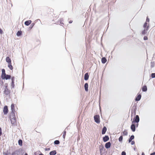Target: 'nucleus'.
I'll return each instance as SVG.
<instances>
[{
  "label": "nucleus",
  "instance_id": "1",
  "mask_svg": "<svg viewBox=\"0 0 155 155\" xmlns=\"http://www.w3.org/2000/svg\"><path fill=\"white\" fill-rule=\"evenodd\" d=\"M11 155H23V153L22 150L20 149L12 152Z\"/></svg>",
  "mask_w": 155,
  "mask_h": 155
},
{
  "label": "nucleus",
  "instance_id": "2",
  "mask_svg": "<svg viewBox=\"0 0 155 155\" xmlns=\"http://www.w3.org/2000/svg\"><path fill=\"white\" fill-rule=\"evenodd\" d=\"M140 121V118L138 115H136L135 117L133 118V120L132 122V123H138Z\"/></svg>",
  "mask_w": 155,
  "mask_h": 155
},
{
  "label": "nucleus",
  "instance_id": "3",
  "mask_svg": "<svg viewBox=\"0 0 155 155\" xmlns=\"http://www.w3.org/2000/svg\"><path fill=\"white\" fill-rule=\"evenodd\" d=\"M94 119L95 122L97 124L100 123V120L99 115H96L94 116Z\"/></svg>",
  "mask_w": 155,
  "mask_h": 155
},
{
  "label": "nucleus",
  "instance_id": "4",
  "mask_svg": "<svg viewBox=\"0 0 155 155\" xmlns=\"http://www.w3.org/2000/svg\"><path fill=\"white\" fill-rule=\"evenodd\" d=\"M3 92L5 95L7 96L10 94L11 91L8 88H5Z\"/></svg>",
  "mask_w": 155,
  "mask_h": 155
},
{
  "label": "nucleus",
  "instance_id": "5",
  "mask_svg": "<svg viewBox=\"0 0 155 155\" xmlns=\"http://www.w3.org/2000/svg\"><path fill=\"white\" fill-rule=\"evenodd\" d=\"M11 88L12 89L13 88L15 87L14 85V80H15V77L14 76H12V77L11 78Z\"/></svg>",
  "mask_w": 155,
  "mask_h": 155
},
{
  "label": "nucleus",
  "instance_id": "6",
  "mask_svg": "<svg viewBox=\"0 0 155 155\" xmlns=\"http://www.w3.org/2000/svg\"><path fill=\"white\" fill-rule=\"evenodd\" d=\"M8 106L6 105L3 108V113L4 115H6L8 114Z\"/></svg>",
  "mask_w": 155,
  "mask_h": 155
},
{
  "label": "nucleus",
  "instance_id": "7",
  "mask_svg": "<svg viewBox=\"0 0 155 155\" xmlns=\"http://www.w3.org/2000/svg\"><path fill=\"white\" fill-rule=\"evenodd\" d=\"M10 120L12 124L14 125H15L16 124L17 122L16 117L10 118Z\"/></svg>",
  "mask_w": 155,
  "mask_h": 155
},
{
  "label": "nucleus",
  "instance_id": "8",
  "mask_svg": "<svg viewBox=\"0 0 155 155\" xmlns=\"http://www.w3.org/2000/svg\"><path fill=\"white\" fill-rule=\"evenodd\" d=\"M100 153L101 155H102V152L104 150H105L103 145L102 144H101L100 145L99 147Z\"/></svg>",
  "mask_w": 155,
  "mask_h": 155
},
{
  "label": "nucleus",
  "instance_id": "9",
  "mask_svg": "<svg viewBox=\"0 0 155 155\" xmlns=\"http://www.w3.org/2000/svg\"><path fill=\"white\" fill-rule=\"evenodd\" d=\"M11 76L10 75L6 74L5 76H4L2 78V79H5L6 80L11 79Z\"/></svg>",
  "mask_w": 155,
  "mask_h": 155
},
{
  "label": "nucleus",
  "instance_id": "10",
  "mask_svg": "<svg viewBox=\"0 0 155 155\" xmlns=\"http://www.w3.org/2000/svg\"><path fill=\"white\" fill-rule=\"evenodd\" d=\"M130 129L133 132L135 131L136 130V125L132 123L130 126Z\"/></svg>",
  "mask_w": 155,
  "mask_h": 155
},
{
  "label": "nucleus",
  "instance_id": "11",
  "mask_svg": "<svg viewBox=\"0 0 155 155\" xmlns=\"http://www.w3.org/2000/svg\"><path fill=\"white\" fill-rule=\"evenodd\" d=\"M149 26H147L146 28H144V30H143L141 33V34L143 35H145L146 34L147 31L149 29Z\"/></svg>",
  "mask_w": 155,
  "mask_h": 155
},
{
  "label": "nucleus",
  "instance_id": "12",
  "mask_svg": "<svg viewBox=\"0 0 155 155\" xmlns=\"http://www.w3.org/2000/svg\"><path fill=\"white\" fill-rule=\"evenodd\" d=\"M103 141L104 142H105L108 141V140H109V137L108 136L105 135L104 137H103Z\"/></svg>",
  "mask_w": 155,
  "mask_h": 155
},
{
  "label": "nucleus",
  "instance_id": "13",
  "mask_svg": "<svg viewBox=\"0 0 155 155\" xmlns=\"http://www.w3.org/2000/svg\"><path fill=\"white\" fill-rule=\"evenodd\" d=\"M111 143L110 142H108L106 143L105 145V147L106 149H108L110 147Z\"/></svg>",
  "mask_w": 155,
  "mask_h": 155
},
{
  "label": "nucleus",
  "instance_id": "14",
  "mask_svg": "<svg viewBox=\"0 0 155 155\" xmlns=\"http://www.w3.org/2000/svg\"><path fill=\"white\" fill-rule=\"evenodd\" d=\"M141 95L140 94H139L137 95V96L136 97L135 100L136 101H139L141 98Z\"/></svg>",
  "mask_w": 155,
  "mask_h": 155
},
{
  "label": "nucleus",
  "instance_id": "15",
  "mask_svg": "<svg viewBox=\"0 0 155 155\" xmlns=\"http://www.w3.org/2000/svg\"><path fill=\"white\" fill-rule=\"evenodd\" d=\"M133 109L134 110V114H136V111L137 109V104H136L135 103L133 107Z\"/></svg>",
  "mask_w": 155,
  "mask_h": 155
},
{
  "label": "nucleus",
  "instance_id": "16",
  "mask_svg": "<svg viewBox=\"0 0 155 155\" xmlns=\"http://www.w3.org/2000/svg\"><path fill=\"white\" fill-rule=\"evenodd\" d=\"M15 112H13L12 111H11V113L10 114V118L15 117Z\"/></svg>",
  "mask_w": 155,
  "mask_h": 155
},
{
  "label": "nucleus",
  "instance_id": "17",
  "mask_svg": "<svg viewBox=\"0 0 155 155\" xmlns=\"http://www.w3.org/2000/svg\"><path fill=\"white\" fill-rule=\"evenodd\" d=\"M107 130V128L105 126L103 128L102 131V134H105Z\"/></svg>",
  "mask_w": 155,
  "mask_h": 155
},
{
  "label": "nucleus",
  "instance_id": "18",
  "mask_svg": "<svg viewBox=\"0 0 155 155\" xmlns=\"http://www.w3.org/2000/svg\"><path fill=\"white\" fill-rule=\"evenodd\" d=\"M2 73L1 74V78H2L4 76H5L6 75V73L5 72V70L4 69H2Z\"/></svg>",
  "mask_w": 155,
  "mask_h": 155
},
{
  "label": "nucleus",
  "instance_id": "19",
  "mask_svg": "<svg viewBox=\"0 0 155 155\" xmlns=\"http://www.w3.org/2000/svg\"><path fill=\"white\" fill-rule=\"evenodd\" d=\"M89 78V75L88 73H86L84 76V79L85 81H87L88 79Z\"/></svg>",
  "mask_w": 155,
  "mask_h": 155
},
{
  "label": "nucleus",
  "instance_id": "20",
  "mask_svg": "<svg viewBox=\"0 0 155 155\" xmlns=\"http://www.w3.org/2000/svg\"><path fill=\"white\" fill-rule=\"evenodd\" d=\"M31 20H29L25 21V24L26 26H28L31 23Z\"/></svg>",
  "mask_w": 155,
  "mask_h": 155
},
{
  "label": "nucleus",
  "instance_id": "21",
  "mask_svg": "<svg viewBox=\"0 0 155 155\" xmlns=\"http://www.w3.org/2000/svg\"><path fill=\"white\" fill-rule=\"evenodd\" d=\"M88 84L87 83H86L84 85V89L86 91H88Z\"/></svg>",
  "mask_w": 155,
  "mask_h": 155
},
{
  "label": "nucleus",
  "instance_id": "22",
  "mask_svg": "<svg viewBox=\"0 0 155 155\" xmlns=\"http://www.w3.org/2000/svg\"><path fill=\"white\" fill-rule=\"evenodd\" d=\"M6 61L8 63V64H10L11 63V60L10 58L8 57H6Z\"/></svg>",
  "mask_w": 155,
  "mask_h": 155
},
{
  "label": "nucleus",
  "instance_id": "23",
  "mask_svg": "<svg viewBox=\"0 0 155 155\" xmlns=\"http://www.w3.org/2000/svg\"><path fill=\"white\" fill-rule=\"evenodd\" d=\"M57 153V152L55 150H54L51 151L49 153L50 155H55Z\"/></svg>",
  "mask_w": 155,
  "mask_h": 155
},
{
  "label": "nucleus",
  "instance_id": "24",
  "mask_svg": "<svg viewBox=\"0 0 155 155\" xmlns=\"http://www.w3.org/2000/svg\"><path fill=\"white\" fill-rule=\"evenodd\" d=\"M147 89L146 85H144L142 87V91L143 92H146L147 91Z\"/></svg>",
  "mask_w": 155,
  "mask_h": 155
},
{
  "label": "nucleus",
  "instance_id": "25",
  "mask_svg": "<svg viewBox=\"0 0 155 155\" xmlns=\"http://www.w3.org/2000/svg\"><path fill=\"white\" fill-rule=\"evenodd\" d=\"M11 111L15 112V109L14 104H12L11 105Z\"/></svg>",
  "mask_w": 155,
  "mask_h": 155
},
{
  "label": "nucleus",
  "instance_id": "26",
  "mask_svg": "<svg viewBox=\"0 0 155 155\" xmlns=\"http://www.w3.org/2000/svg\"><path fill=\"white\" fill-rule=\"evenodd\" d=\"M107 61V59L105 57H103L101 59V62L103 64H105Z\"/></svg>",
  "mask_w": 155,
  "mask_h": 155
},
{
  "label": "nucleus",
  "instance_id": "27",
  "mask_svg": "<svg viewBox=\"0 0 155 155\" xmlns=\"http://www.w3.org/2000/svg\"><path fill=\"white\" fill-rule=\"evenodd\" d=\"M134 135H131L128 140L129 142L130 143L131 141H132V140L134 139Z\"/></svg>",
  "mask_w": 155,
  "mask_h": 155
},
{
  "label": "nucleus",
  "instance_id": "28",
  "mask_svg": "<svg viewBox=\"0 0 155 155\" xmlns=\"http://www.w3.org/2000/svg\"><path fill=\"white\" fill-rule=\"evenodd\" d=\"M22 34V32L21 31H18L16 33L17 36L19 37Z\"/></svg>",
  "mask_w": 155,
  "mask_h": 155
},
{
  "label": "nucleus",
  "instance_id": "29",
  "mask_svg": "<svg viewBox=\"0 0 155 155\" xmlns=\"http://www.w3.org/2000/svg\"><path fill=\"white\" fill-rule=\"evenodd\" d=\"M18 144L20 146H22V140L21 139H19L18 140Z\"/></svg>",
  "mask_w": 155,
  "mask_h": 155
},
{
  "label": "nucleus",
  "instance_id": "30",
  "mask_svg": "<svg viewBox=\"0 0 155 155\" xmlns=\"http://www.w3.org/2000/svg\"><path fill=\"white\" fill-rule=\"evenodd\" d=\"M8 67L9 68V69L11 70H12L13 69V67L12 66V65L11 63V64H8Z\"/></svg>",
  "mask_w": 155,
  "mask_h": 155
},
{
  "label": "nucleus",
  "instance_id": "31",
  "mask_svg": "<svg viewBox=\"0 0 155 155\" xmlns=\"http://www.w3.org/2000/svg\"><path fill=\"white\" fill-rule=\"evenodd\" d=\"M123 135L124 136H127L128 134V133L126 130H125L123 132Z\"/></svg>",
  "mask_w": 155,
  "mask_h": 155
},
{
  "label": "nucleus",
  "instance_id": "32",
  "mask_svg": "<svg viewBox=\"0 0 155 155\" xmlns=\"http://www.w3.org/2000/svg\"><path fill=\"white\" fill-rule=\"evenodd\" d=\"M60 142L59 140H55L54 141V143L55 145H58L60 144Z\"/></svg>",
  "mask_w": 155,
  "mask_h": 155
},
{
  "label": "nucleus",
  "instance_id": "33",
  "mask_svg": "<svg viewBox=\"0 0 155 155\" xmlns=\"http://www.w3.org/2000/svg\"><path fill=\"white\" fill-rule=\"evenodd\" d=\"M123 139V136L122 135L120 136L118 139L119 141L120 142H121L122 141Z\"/></svg>",
  "mask_w": 155,
  "mask_h": 155
},
{
  "label": "nucleus",
  "instance_id": "34",
  "mask_svg": "<svg viewBox=\"0 0 155 155\" xmlns=\"http://www.w3.org/2000/svg\"><path fill=\"white\" fill-rule=\"evenodd\" d=\"M3 153L5 155H8L11 154L10 152H8V150H7L6 152H4Z\"/></svg>",
  "mask_w": 155,
  "mask_h": 155
},
{
  "label": "nucleus",
  "instance_id": "35",
  "mask_svg": "<svg viewBox=\"0 0 155 155\" xmlns=\"http://www.w3.org/2000/svg\"><path fill=\"white\" fill-rule=\"evenodd\" d=\"M155 63L154 61L151 62V67L153 68L154 67Z\"/></svg>",
  "mask_w": 155,
  "mask_h": 155
},
{
  "label": "nucleus",
  "instance_id": "36",
  "mask_svg": "<svg viewBox=\"0 0 155 155\" xmlns=\"http://www.w3.org/2000/svg\"><path fill=\"white\" fill-rule=\"evenodd\" d=\"M66 132L64 130L63 131V137L64 139H65V136L66 135Z\"/></svg>",
  "mask_w": 155,
  "mask_h": 155
},
{
  "label": "nucleus",
  "instance_id": "37",
  "mask_svg": "<svg viewBox=\"0 0 155 155\" xmlns=\"http://www.w3.org/2000/svg\"><path fill=\"white\" fill-rule=\"evenodd\" d=\"M148 26H149V25H147V22H145L143 26L145 28H146Z\"/></svg>",
  "mask_w": 155,
  "mask_h": 155
},
{
  "label": "nucleus",
  "instance_id": "38",
  "mask_svg": "<svg viewBox=\"0 0 155 155\" xmlns=\"http://www.w3.org/2000/svg\"><path fill=\"white\" fill-rule=\"evenodd\" d=\"M34 25H35V24L34 23H32V24H31L29 27V29H31L33 27Z\"/></svg>",
  "mask_w": 155,
  "mask_h": 155
},
{
  "label": "nucleus",
  "instance_id": "39",
  "mask_svg": "<svg viewBox=\"0 0 155 155\" xmlns=\"http://www.w3.org/2000/svg\"><path fill=\"white\" fill-rule=\"evenodd\" d=\"M151 77L152 78H155V73H152L151 74Z\"/></svg>",
  "mask_w": 155,
  "mask_h": 155
},
{
  "label": "nucleus",
  "instance_id": "40",
  "mask_svg": "<svg viewBox=\"0 0 155 155\" xmlns=\"http://www.w3.org/2000/svg\"><path fill=\"white\" fill-rule=\"evenodd\" d=\"M148 38L147 36H144L143 37V40H146L148 39Z\"/></svg>",
  "mask_w": 155,
  "mask_h": 155
},
{
  "label": "nucleus",
  "instance_id": "41",
  "mask_svg": "<svg viewBox=\"0 0 155 155\" xmlns=\"http://www.w3.org/2000/svg\"><path fill=\"white\" fill-rule=\"evenodd\" d=\"M121 155H126V152L124 151H122L121 153Z\"/></svg>",
  "mask_w": 155,
  "mask_h": 155
},
{
  "label": "nucleus",
  "instance_id": "42",
  "mask_svg": "<svg viewBox=\"0 0 155 155\" xmlns=\"http://www.w3.org/2000/svg\"><path fill=\"white\" fill-rule=\"evenodd\" d=\"M149 21H150V19H149V18L148 17H147L146 19V21L145 22H147H147H149Z\"/></svg>",
  "mask_w": 155,
  "mask_h": 155
},
{
  "label": "nucleus",
  "instance_id": "43",
  "mask_svg": "<svg viewBox=\"0 0 155 155\" xmlns=\"http://www.w3.org/2000/svg\"><path fill=\"white\" fill-rule=\"evenodd\" d=\"M2 134V129L0 127V136H1Z\"/></svg>",
  "mask_w": 155,
  "mask_h": 155
},
{
  "label": "nucleus",
  "instance_id": "44",
  "mask_svg": "<svg viewBox=\"0 0 155 155\" xmlns=\"http://www.w3.org/2000/svg\"><path fill=\"white\" fill-rule=\"evenodd\" d=\"M4 86L5 87V88H8V86L7 83H5V84Z\"/></svg>",
  "mask_w": 155,
  "mask_h": 155
},
{
  "label": "nucleus",
  "instance_id": "45",
  "mask_svg": "<svg viewBox=\"0 0 155 155\" xmlns=\"http://www.w3.org/2000/svg\"><path fill=\"white\" fill-rule=\"evenodd\" d=\"M131 144L132 145H133L135 144V142L134 141H132L131 142Z\"/></svg>",
  "mask_w": 155,
  "mask_h": 155
},
{
  "label": "nucleus",
  "instance_id": "46",
  "mask_svg": "<svg viewBox=\"0 0 155 155\" xmlns=\"http://www.w3.org/2000/svg\"><path fill=\"white\" fill-rule=\"evenodd\" d=\"M50 148H45V151H48L50 150Z\"/></svg>",
  "mask_w": 155,
  "mask_h": 155
},
{
  "label": "nucleus",
  "instance_id": "47",
  "mask_svg": "<svg viewBox=\"0 0 155 155\" xmlns=\"http://www.w3.org/2000/svg\"><path fill=\"white\" fill-rule=\"evenodd\" d=\"M150 155H155V152L150 153Z\"/></svg>",
  "mask_w": 155,
  "mask_h": 155
},
{
  "label": "nucleus",
  "instance_id": "48",
  "mask_svg": "<svg viewBox=\"0 0 155 155\" xmlns=\"http://www.w3.org/2000/svg\"><path fill=\"white\" fill-rule=\"evenodd\" d=\"M60 24L62 25H64V24L61 21H60Z\"/></svg>",
  "mask_w": 155,
  "mask_h": 155
},
{
  "label": "nucleus",
  "instance_id": "49",
  "mask_svg": "<svg viewBox=\"0 0 155 155\" xmlns=\"http://www.w3.org/2000/svg\"><path fill=\"white\" fill-rule=\"evenodd\" d=\"M72 22H73V21H71H71H70L69 22V23H70H70H71Z\"/></svg>",
  "mask_w": 155,
  "mask_h": 155
},
{
  "label": "nucleus",
  "instance_id": "50",
  "mask_svg": "<svg viewBox=\"0 0 155 155\" xmlns=\"http://www.w3.org/2000/svg\"><path fill=\"white\" fill-rule=\"evenodd\" d=\"M138 123H137V124H136V127H138Z\"/></svg>",
  "mask_w": 155,
  "mask_h": 155
},
{
  "label": "nucleus",
  "instance_id": "51",
  "mask_svg": "<svg viewBox=\"0 0 155 155\" xmlns=\"http://www.w3.org/2000/svg\"><path fill=\"white\" fill-rule=\"evenodd\" d=\"M141 155H145V154L143 152H142Z\"/></svg>",
  "mask_w": 155,
  "mask_h": 155
},
{
  "label": "nucleus",
  "instance_id": "52",
  "mask_svg": "<svg viewBox=\"0 0 155 155\" xmlns=\"http://www.w3.org/2000/svg\"><path fill=\"white\" fill-rule=\"evenodd\" d=\"M39 155H44L43 154L41 153H40L39 154Z\"/></svg>",
  "mask_w": 155,
  "mask_h": 155
},
{
  "label": "nucleus",
  "instance_id": "53",
  "mask_svg": "<svg viewBox=\"0 0 155 155\" xmlns=\"http://www.w3.org/2000/svg\"><path fill=\"white\" fill-rule=\"evenodd\" d=\"M24 155H28V154L27 153H25Z\"/></svg>",
  "mask_w": 155,
  "mask_h": 155
},
{
  "label": "nucleus",
  "instance_id": "54",
  "mask_svg": "<svg viewBox=\"0 0 155 155\" xmlns=\"http://www.w3.org/2000/svg\"><path fill=\"white\" fill-rule=\"evenodd\" d=\"M1 83H2V84H3L4 83V82H3V81H2Z\"/></svg>",
  "mask_w": 155,
  "mask_h": 155
},
{
  "label": "nucleus",
  "instance_id": "55",
  "mask_svg": "<svg viewBox=\"0 0 155 155\" xmlns=\"http://www.w3.org/2000/svg\"><path fill=\"white\" fill-rule=\"evenodd\" d=\"M134 150H136V148H135V147H134Z\"/></svg>",
  "mask_w": 155,
  "mask_h": 155
},
{
  "label": "nucleus",
  "instance_id": "56",
  "mask_svg": "<svg viewBox=\"0 0 155 155\" xmlns=\"http://www.w3.org/2000/svg\"><path fill=\"white\" fill-rule=\"evenodd\" d=\"M38 20H39V21H40V20L39 19H38Z\"/></svg>",
  "mask_w": 155,
  "mask_h": 155
},
{
  "label": "nucleus",
  "instance_id": "57",
  "mask_svg": "<svg viewBox=\"0 0 155 155\" xmlns=\"http://www.w3.org/2000/svg\"><path fill=\"white\" fill-rule=\"evenodd\" d=\"M139 155V153H138L137 154V155Z\"/></svg>",
  "mask_w": 155,
  "mask_h": 155
}]
</instances>
